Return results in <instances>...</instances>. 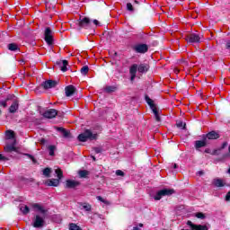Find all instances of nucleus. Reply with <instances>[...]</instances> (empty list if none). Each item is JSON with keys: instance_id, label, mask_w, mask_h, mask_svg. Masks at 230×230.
I'll use <instances>...</instances> for the list:
<instances>
[{"instance_id": "obj_36", "label": "nucleus", "mask_w": 230, "mask_h": 230, "mask_svg": "<svg viewBox=\"0 0 230 230\" xmlns=\"http://www.w3.org/2000/svg\"><path fill=\"white\" fill-rule=\"evenodd\" d=\"M116 175H118L119 177H125V172H123V171H121V170H117Z\"/></svg>"}, {"instance_id": "obj_25", "label": "nucleus", "mask_w": 230, "mask_h": 230, "mask_svg": "<svg viewBox=\"0 0 230 230\" xmlns=\"http://www.w3.org/2000/svg\"><path fill=\"white\" fill-rule=\"evenodd\" d=\"M17 109H19V103L17 102H14L9 108V112L13 114L14 112L17 111Z\"/></svg>"}, {"instance_id": "obj_54", "label": "nucleus", "mask_w": 230, "mask_h": 230, "mask_svg": "<svg viewBox=\"0 0 230 230\" xmlns=\"http://www.w3.org/2000/svg\"><path fill=\"white\" fill-rule=\"evenodd\" d=\"M138 226H139L140 227H143V224H142V223H140Z\"/></svg>"}, {"instance_id": "obj_7", "label": "nucleus", "mask_w": 230, "mask_h": 230, "mask_svg": "<svg viewBox=\"0 0 230 230\" xmlns=\"http://www.w3.org/2000/svg\"><path fill=\"white\" fill-rule=\"evenodd\" d=\"M45 41L47 42V44H49V46H51V44H53V31H51V28L47 27L45 29Z\"/></svg>"}, {"instance_id": "obj_55", "label": "nucleus", "mask_w": 230, "mask_h": 230, "mask_svg": "<svg viewBox=\"0 0 230 230\" xmlns=\"http://www.w3.org/2000/svg\"><path fill=\"white\" fill-rule=\"evenodd\" d=\"M202 173H203L202 172H199V175H202Z\"/></svg>"}, {"instance_id": "obj_40", "label": "nucleus", "mask_w": 230, "mask_h": 230, "mask_svg": "<svg viewBox=\"0 0 230 230\" xmlns=\"http://www.w3.org/2000/svg\"><path fill=\"white\" fill-rule=\"evenodd\" d=\"M220 149H215L212 153L211 155H220Z\"/></svg>"}, {"instance_id": "obj_43", "label": "nucleus", "mask_w": 230, "mask_h": 230, "mask_svg": "<svg viewBox=\"0 0 230 230\" xmlns=\"http://www.w3.org/2000/svg\"><path fill=\"white\" fill-rule=\"evenodd\" d=\"M226 146H227V142H224L219 149L224 150V148H226Z\"/></svg>"}, {"instance_id": "obj_50", "label": "nucleus", "mask_w": 230, "mask_h": 230, "mask_svg": "<svg viewBox=\"0 0 230 230\" xmlns=\"http://www.w3.org/2000/svg\"><path fill=\"white\" fill-rule=\"evenodd\" d=\"M133 229L134 230H139V228L137 226H134Z\"/></svg>"}, {"instance_id": "obj_57", "label": "nucleus", "mask_w": 230, "mask_h": 230, "mask_svg": "<svg viewBox=\"0 0 230 230\" xmlns=\"http://www.w3.org/2000/svg\"><path fill=\"white\" fill-rule=\"evenodd\" d=\"M135 3H137V1H135Z\"/></svg>"}, {"instance_id": "obj_10", "label": "nucleus", "mask_w": 230, "mask_h": 230, "mask_svg": "<svg viewBox=\"0 0 230 230\" xmlns=\"http://www.w3.org/2000/svg\"><path fill=\"white\" fill-rule=\"evenodd\" d=\"M78 26L87 30V28H91V20L87 17L80 18Z\"/></svg>"}, {"instance_id": "obj_33", "label": "nucleus", "mask_w": 230, "mask_h": 230, "mask_svg": "<svg viewBox=\"0 0 230 230\" xmlns=\"http://www.w3.org/2000/svg\"><path fill=\"white\" fill-rule=\"evenodd\" d=\"M87 73H89V66H84L81 68V74H83L84 75H87Z\"/></svg>"}, {"instance_id": "obj_12", "label": "nucleus", "mask_w": 230, "mask_h": 230, "mask_svg": "<svg viewBox=\"0 0 230 230\" xmlns=\"http://www.w3.org/2000/svg\"><path fill=\"white\" fill-rule=\"evenodd\" d=\"M187 225L190 226L191 230H208V226L195 225L191 221H188Z\"/></svg>"}, {"instance_id": "obj_46", "label": "nucleus", "mask_w": 230, "mask_h": 230, "mask_svg": "<svg viewBox=\"0 0 230 230\" xmlns=\"http://www.w3.org/2000/svg\"><path fill=\"white\" fill-rule=\"evenodd\" d=\"M226 49H230V40L226 41Z\"/></svg>"}, {"instance_id": "obj_47", "label": "nucleus", "mask_w": 230, "mask_h": 230, "mask_svg": "<svg viewBox=\"0 0 230 230\" xmlns=\"http://www.w3.org/2000/svg\"><path fill=\"white\" fill-rule=\"evenodd\" d=\"M205 154H212L211 149L209 148L205 149Z\"/></svg>"}, {"instance_id": "obj_8", "label": "nucleus", "mask_w": 230, "mask_h": 230, "mask_svg": "<svg viewBox=\"0 0 230 230\" xmlns=\"http://www.w3.org/2000/svg\"><path fill=\"white\" fill-rule=\"evenodd\" d=\"M136 53H146L148 51V45L146 44H137L133 47Z\"/></svg>"}, {"instance_id": "obj_9", "label": "nucleus", "mask_w": 230, "mask_h": 230, "mask_svg": "<svg viewBox=\"0 0 230 230\" xmlns=\"http://www.w3.org/2000/svg\"><path fill=\"white\" fill-rule=\"evenodd\" d=\"M58 111L55 109H49L42 113L43 118H47L49 119H52V118H56Z\"/></svg>"}, {"instance_id": "obj_51", "label": "nucleus", "mask_w": 230, "mask_h": 230, "mask_svg": "<svg viewBox=\"0 0 230 230\" xmlns=\"http://www.w3.org/2000/svg\"><path fill=\"white\" fill-rule=\"evenodd\" d=\"M174 73H176V74L179 73V69H177V68L174 69Z\"/></svg>"}, {"instance_id": "obj_5", "label": "nucleus", "mask_w": 230, "mask_h": 230, "mask_svg": "<svg viewBox=\"0 0 230 230\" xmlns=\"http://www.w3.org/2000/svg\"><path fill=\"white\" fill-rule=\"evenodd\" d=\"M175 193V190L173 189H164L159 190L156 195L154 197L155 200H161L163 197L173 195Z\"/></svg>"}, {"instance_id": "obj_37", "label": "nucleus", "mask_w": 230, "mask_h": 230, "mask_svg": "<svg viewBox=\"0 0 230 230\" xmlns=\"http://www.w3.org/2000/svg\"><path fill=\"white\" fill-rule=\"evenodd\" d=\"M127 8L129 12H134V6H132L131 3L127 4Z\"/></svg>"}, {"instance_id": "obj_35", "label": "nucleus", "mask_w": 230, "mask_h": 230, "mask_svg": "<svg viewBox=\"0 0 230 230\" xmlns=\"http://www.w3.org/2000/svg\"><path fill=\"white\" fill-rule=\"evenodd\" d=\"M51 173V169L50 168H45L43 170V175H45V177H49Z\"/></svg>"}, {"instance_id": "obj_23", "label": "nucleus", "mask_w": 230, "mask_h": 230, "mask_svg": "<svg viewBox=\"0 0 230 230\" xmlns=\"http://www.w3.org/2000/svg\"><path fill=\"white\" fill-rule=\"evenodd\" d=\"M79 206L82 208L81 209H84V211H92L93 209V206H91V204L89 203H79Z\"/></svg>"}, {"instance_id": "obj_39", "label": "nucleus", "mask_w": 230, "mask_h": 230, "mask_svg": "<svg viewBox=\"0 0 230 230\" xmlns=\"http://www.w3.org/2000/svg\"><path fill=\"white\" fill-rule=\"evenodd\" d=\"M8 100H10L9 98H7L5 101H2L0 102V105H2V107L6 108L8 105L6 104V102H8Z\"/></svg>"}, {"instance_id": "obj_19", "label": "nucleus", "mask_w": 230, "mask_h": 230, "mask_svg": "<svg viewBox=\"0 0 230 230\" xmlns=\"http://www.w3.org/2000/svg\"><path fill=\"white\" fill-rule=\"evenodd\" d=\"M137 67L138 73H146L148 69H150V66H148V64H140Z\"/></svg>"}, {"instance_id": "obj_14", "label": "nucleus", "mask_w": 230, "mask_h": 230, "mask_svg": "<svg viewBox=\"0 0 230 230\" xmlns=\"http://www.w3.org/2000/svg\"><path fill=\"white\" fill-rule=\"evenodd\" d=\"M42 87H43L44 89H53V87H57V82H56V81H53V80L45 81V82L42 84Z\"/></svg>"}, {"instance_id": "obj_2", "label": "nucleus", "mask_w": 230, "mask_h": 230, "mask_svg": "<svg viewBox=\"0 0 230 230\" xmlns=\"http://www.w3.org/2000/svg\"><path fill=\"white\" fill-rule=\"evenodd\" d=\"M79 141L82 143H85V141H94V139H98V134H93L92 130L86 129L84 133H81L78 137Z\"/></svg>"}, {"instance_id": "obj_34", "label": "nucleus", "mask_w": 230, "mask_h": 230, "mask_svg": "<svg viewBox=\"0 0 230 230\" xmlns=\"http://www.w3.org/2000/svg\"><path fill=\"white\" fill-rule=\"evenodd\" d=\"M195 217L197 218H199L200 220H204V218H206V215H204V213H202V212L196 213Z\"/></svg>"}, {"instance_id": "obj_32", "label": "nucleus", "mask_w": 230, "mask_h": 230, "mask_svg": "<svg viewBox=\"0 0 230 230\" xmlns=\"http://www.w3.org/2000/svg\"><path fill=\"white\" fill-rule=\"evenodd\" d=\"M56 148L57 147L55 146H49L48 149H49V155H55Z\"/></svg>"}, {"instance_id": "obj_29", "label": "nucleus", "mask_w": 230, "mask_h": 230, "mask_svg": "<svg viewBox=\"0 0 230 230\" xmlns=\"http://www.w3.org/2000/svg\"><path fill=\"white\" fill-rule=\"evenodd\" d=\"M8 49L10 51H17V49H19V46H17V44H15V43H10L8 45Z\"/></svg>"}, {"instance_id": "obj_49", "label": "nucleus", "mask_w": 230, "mask_h": 230, "mask_svg": "<svg viewBox=\"0 0 230 230\" xmlns=\"http://www.w3.org/2000/svg\"><path fill=\"white\" fill-rule=\"evenodd\" d=\"M28 157H30L31 159H32V161H33V156L31 155H26Z\"/></svg>"}, {"instance_id": "obj_48", "label": "nucleus", "mask_w": 230, "mask_h": 230, "mask_svg": "<svg viewBox=\"0 0 230 230\" xmlns=\"http://www.w3.org/2000/svg\"><path fill=\"white\" fill-rule=\"evenodd\" d=\"M93 24H95V26H98V24H100V22H98V20H93Z\"/></svg>"}, {"instance_id": "obj_52", "label": "nucleus", "mask_w": 230, "mask_h": 230, "mask_svg": "<svg viewBox=\"0 0 230 230\" xmlns=\"http://www.w3.org/2000/svg\"><path fill=\"white\" fill-rule=\"evenodd\" d=\"M93 161H96V157L92 156Z\"/></svg>"}, {"instance_id": "obj_4", "label": "nucleus", "mask_w": 230, "mask_h": 230, "mask_svg": "<svg viewBox=\"0 0 230 230\" xmlns=\"http://www.w3.org/2000/svg\"><path fill=\"white\" fill-rule=\"evenodd\" d=\"M146 102L149 105L150 109L153 111V113L155 115L156 121H161V117L159 116V111L157 110V107H155L154 101L150 99V97L146 96Z\"/></svg>"}, {"instance_id": "obj_26", "label": "nucleus", "mask_w": 230, "mask_h": 230, "mask_svg": "<svg viewBox=\"0 0 230 230\" xmlns=\"http://www.w3.org/2000/svg\"><path fill=\"white\" fill-rule=\"evenodd\" d=\"M5 136L7 139H15V132H13V130H7Z\"/></svg>"}, {"instance_id": "obj_53", "label": "nucleus", "mask_w": 230, "mask_h": 230, "mask_svg": "<svg viewBox=\"0 0 230 230\" xmlns=\"http://www.w3.org/2000/svg\"><path fill=\"white\" fill-rule=\"evenodd\" d=\"M173 168H177V164H173Z\"/></svg>"}, {"instance_id": "obj_42", "label": "nucleus", "mask_w": 230, "mask_h": 230, "mask_svg": "<svg viewBox=\"0 0 230 230\" xmlns=\"http://www.w3.org/2000/svg\"><path fill=\"white\" fill-rule=\"evenodd\" d=\"M137 39H145V32L137 35Z\"/></svg>"}, {"instance_id": "obj_6", "label": "nucleus", "mask_w": 230, "mask_h": 230, "mask_svg": "<svg viewBox=\"0 0 230 230\" xmlns=\"http://www.w3.org/2000/svg\"><path fill=\"white\" fill-rule=\"evenodd\" d=\"M185 40L190 44H195L197 42H200V35L197 33H190L186 36Z\"/></svg>"}, {"instance_id": "obj_41", "label": "nucleus", "mask_w": 230, "mask_h": 230, "mask_svg": "<svg viewBox=\"0 0 230 230\" xmlns=\"http://www.w3.org/2000/svg\"><path fill=\"white\" fill-rule=\"evenodd\" d=\"M95 154H102V148L101 147H94L93 148Z\"/></svg>"}, {"instance_id": "obj_21", "label": "nucleus", "mask_w": 230, "mask_h": 230, "mask_svg": "<svg viewBox=\"0 0 230 230\" xmlns=\"http://www.w3.org/2000/svg\"><path fill=\"white\" fill-rule=\"evenodd\" d=\"M65 91H66V96H73V94H75V86L69 85L66 87Z\"/></svg>"}, {"instance_id": "obj_17", "label": "nucleus", "mask_w": 230, "mask_h": 230, "mask_svg": "<svg viewBox=\"0 0 230 230\" xmlns=\"http://www.w3.org/2000/svg\"><path fill=\"white\" fill-rule=\"evenodd\" d=\"M56 130H58V132H60L63 137H71V133L64 128L56 127Z\"/></svg>"}, {"instance_id": "obj_15", "label": "nucleus", "mask_w": 230, "mask_h": 230, "mask_svg": "<svg viewBox=\"0 0 230 230\" xmlns=\"http://www.w3.org/2000/svg\"><path fill=\"white\" fill-rule=\"evenodd\" d=\"M80 185V181H75V180H67L66 183V188L73 189L77 188V186Z\"/></svg>"}, {"instance_id": "obj_30", "label": "nucleus", "mask_w": 230, "mask_h": 230, "mask_svg": "<svg viewBox=\"0 0 230 230\" xmlns=\"http://www.w3.org/2000/svg\"><path fill=\"white\" fill-rule=\"evenodd\" d=\"M96 199L100 202H102L103 204H106V206L111 205V202L109 200L105 199H102V196H97Z\"/></svg>"}, {"instance_id": "obj_44", "label": "nucleus", "mask_w": 230, "mask_h": 230, "mask_svg": "<svg viewBox=\"0 0 230 230\" xmlns=\"http://www.w3.org/2000/svg\"><path fill=\"white\" fill-rule=\"evenodd\" d=\"M6 157H4L2 154H0V161H7Z\"/></svg>"}, {"instance_id": "obj_38", "label": "nucleus", "mask_w": 230, "mask_h": 230, "mask_svg": "<svg viewBox=\"0 0 230 230\" xmlns=\"http://www.w3.org/2000/svg\"><path fill=\"white\" fill-rule=\"evenodd\" d=\"M178 128H186V124H183L182 122H178L177 124Z\"/></svg>"}, {"instance_id": "obj_56", "label": "nucleus", "mask_w": 230, "mask_h": 230, "mask_svg": "<svg viewBox=\"0 0 230 230\" xmlns=\"http://www.w3.org/2000/svg\"><path fill=\"white\" fill-rule=\"evenodd\" d=\"M41 143H44V139H41Z\"/></svg>"}, {"instance_id": "obj_11", "label": "nucleus", "mask_w": 230, "mask_h": 230, "mask_svg": "<svg viewBox=\"0 0 230 230\" xmlns=\"http://www.w3.org/2000/svg\"><path fill=\"white\" fill-rule=\"evenodd\" d=\"M16 145H17V140L13 139L11 144H7L4 146V151L5 152H17V147H15Z\"/></svg>"}, {"instance_id": "obj_24", "label": "nucleus", "mask_w": 230, "mask_h": 230, "mask_svg": "<svg viewBox=\"0 0 230 230\" xmlns=\"http://www.w3.org/2000/svg\"><path fill=\"white\" fill-rule=\"evenodd\" d=\"M206 145H207L206 140H198L195 142V147L197 150H199V148H202L206 146Z\"/></svg>"}, {"instance_id": "obj_31", "label": "nucleus", "mask_w": 230, "mask_h": 230, "mask_svg": "<svg viewBox=\"0 0 230 230\" xmlns=\"http://www.w3.org/2000/svg\"><path fill=\"white\" fill-rule=\"evenodd\" d=\"M69 230H82V228H80V226H78L75 223H70L69 224Z\"/></svg>"}, {"instance_id": "obj_45", "label": "nucleus", "mask_w": 230, "mask_h": 230, "mask_svg": "<svg viewBox=\"0 0 230 230\" xmlns=\"http://www.w3.org/2000/svg\"><path fill=\"white\" fill-rule=\"evenodd\" d=\"M226 200L229 201L230 200V191L227 192L226 196Z\"/></svg>"}, {"instance_id": "obj_16", "label": "nucleus", "mask_w": 230, "mask_h": 230, "mask_svg": "<svg viewBox=\"0 0 230 230\" xmlns=\"http://www.w3.org/2000/svg\"><path fill=\"white\" fill-rule=\"evenodd\" d=\"M212 184L216 186V188H224L226 186V182H224V180L216 178L212 181Z\"/></svg>"}, {"instance_id": "obj_1", "label": "nucleus", "mask_w": 230, "mask_h": 230, "mask_svg": "<svg viewBox=\"0 0 230 230\" xmlns=\"http://www.w3.org/2000/svg\"><path fill=\"white\" fill-rule=\"evenodd\" d=\"M32 208L36 213H40V215H36L33 220V227H44V220L46 218V213L48 210L44 208V207L39 203H35L32 205Z\"/></svg>"}, {"instance_id": "obj_18", "label": "nucleus", "mask_w": 230, "mask_h": 230, "mask_svg": "<svg viewBox=\"0 0 230 230\" xmlns=\"http://www.w3.org/2000/svg\"><path fill=\"white\" fill-rule=\"evenodd\" d=\"M207 139H218L220 137V134L217 131H210L206 135Z\"/></svg>"}, {"instance_id": "obj_13", "label": "nucleus", "mask_w": 230, "mask_h": 230, "mask_svg": "<svg viewBox=\"0 0 230 230\" xmlns=\"http://www.w3.org/2000/svg\"><path fill=\"white\" fill-rule=\"evenodd\" d=\"M137 69H138V66H137V64H134L130 66L129 68V74L131 75V82H134V80H136V73H137Z\"/></svg>"}, {"instance_id": "obj_27", "label": "nucleus", "mask_w": 230, "mask_h": 230, "mask_svg": "<svg viewBox=\"0 0 230 230\" xmlns=\"http://www.w3.org/2000/svg\"><path fill=\"white\" fill-rule=\"evenodd\" d=\"M117 90H118V87H116V86H105L104 87L105 93H116Z\"/></svg>"}, {"instance_id": "obj_28", "label": "nucleus", "mask_w": 230, "mask_h": 230, "mask_svg": "<svg viewBox=\"0 0 230 230\" xmlns=\"http://www.w3.org/2000/svg\"><path fill=\"white\" fill-rule=\"evenodd\" d=\"M20 211H22V213H23V215H28V213H30V208L26 205H22L20 207Z\"/></svg>"}, {"instance_id": "obj_20", "label": "nucleus", "mask_w": 230, "mask_h": 230, "mask_svg": "<svg viewBox=\"0 0 230 230\" xmlns=\"http://www.w3.org/2000/svg\"><path fill=\"white\" fill-rule=\"evenodd\" d=\"M78 175L80 179H89V175H91V172L87 170H81L78 172Z\"/></svg>"}, {"instance_id": "obj_22", "label": "nucleus", "mask_w": 230, "mask_h": 230, "mask_svg": "<svg viewBox=\"0 0 230 230\" xmlns=\"http://www.w3.org/2000/svg\"><path fill=\"white\" fill-rule=\"evenodd\" d=\"M58 66H60V69L61 71H63V73H66V71H67V60H62L58 62Z\"/></svg>"}, {"instance_id": "obj_3", "label": "nucleus", "mask_w": 230, "mask_h": 230, "mask_svg": "<svg viewBox=\"0 0 230 230\" xmlns=\"http://www.w3.org/2000/svg\"><path fill=\"white\" fill-rule=\"evenodd\" d=\"M55 173L57 174L58 179L48 180L45 184L47 186H58L60 184V179L64 177V172L62 169H56Z\"/></svg>"}]
</instances>
